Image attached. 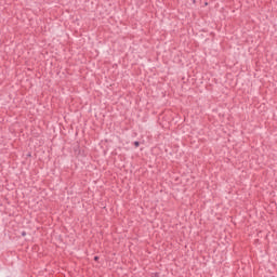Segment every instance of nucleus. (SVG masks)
Segmentation results:
<instances>
[{
  "instance_id": "obj_2",
  "label": "nucleus",
  "mask_w": 277,
  "mask_h": 277,
  "mask_svg": "<svg viewBox=\"0 0 277 277\" xmlns=\"http://www.w3.org/2000/svg\"><path fill=\"white\" fill-rule=\"evenodd\" d=\"M27 235V232H22V237H25Z\"/></svg>"
},
{
  "instance_id": "obj_1",
  "label": "nucleus",
  "mask_w": 277,
  "mask_h": 277,
  "mask_svg": "<svg viewBox=\"0 0 277 277\" xmlns=\"http://www.w3.org/2000/svg\"><path fill=\"white\" fill-rule=\"evenodd\" d=\"M134 146H135V148H138V147H140V142H138V141H135V142H134Z\"/></svg>"
},
{
  "instance_id": "obj_3",
  "label": "nucleus",
  "mask_w": 277,
  "mask_h": 277,
  "mask_svg": "<svg viewBox=\"0 0 277 277\" xmlns=\"http://www.w3.org/2000/svg\"><path fill=\"white\" fill-rule=\"evenodd\" d=\"M98 259H100L98 255L94 256V261H98Z\"/></svg>"
},
{
  "instance_id": "obj_4",
  "label": "nucleus",
  "mask_w": 277,
  "mask_h": 277,
  "mask_svg": "<svg viewBox=\"0 0 277 277\" xmlns=\"http://www.w3.org/2000/svg\"><path fill=\"white\" fill-rule=\"evenodd\" d=\"M193 3H196V0H193Z\"/></svg>"
}]
</instances>
